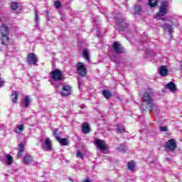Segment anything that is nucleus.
<instances>
[{
    "label": "nucleus",
    "mask_w": 182,
    "mask_h": 182,
    "mask_svg": "<svg viewBox=\"0 0 182 182\" xmlns=\"http://www.w3.org/2000/svg\"><path fill=\"white\" fill-rule=\"evenodd\" d=\"M142 102L149 107V109L154 110V99H156V93L154 90L149 88L146 90L142 95Z\"/></svg>",
    "instance_id": "nucleus-1"
},
{
    "label": "nucleus",
    "mask_w": 182,
    "mask_h": 182,
    "mask_svg": "<svg viewBox=\"0 0 182 182\" xmlns=\"http://www.w3.org/2000/svg\"><path fill=\"white\" fill-rule=\"evenodd\" d=\"M0 35L1 45L6 46L9 43V28L5 24H1L0 26Z\"/></svg>",
    "instance_id": "nucleus-2"
},
{
    "label": "nucleus",
    "mask_w": 182,
    "mask_h": 182,
    "mask_svg": "<svg viewBox=\"0 0 182 182\" xmlns=\"http://www.w3.org/2000/svg\"><path fill=\"white\" fill-rule=\"evenodd\" d=\"M168 1H161V6L159 7V11L158 13H156V16H154V18L158 19L159 21H160V19H163L164 21V18H163V16L168 14Z\"/></svg>",
    "instance_id": "nucleus-3"
},
{
    "label": "nucleus",
    "mask_w": 182,
    "mask_h": 182,
    "mask_svg": "<svg viewBox=\"0 0 182 182\" xmlns=\"http://www.w3.org/2000/svg\"><path fill=\"white\" fill-rule=\"evenodd\" d=\"M116 23L117 25L119 26V31H124L128 26L126 19L122 17V14H118L117 16H116Z\"/></svg>",
    "instance_id": "nucleus-4"
},
{
    "label": "nucleus",
    "mask_w": 182,
    "mask_h": 182,
    "mask_svg": "<svg viewBox=\"0 0 182 182\" xmlns=\"http://www.w3.org/2000/svg\"><path fill=\"white\" fill-rule=\"evenodd\" d=\"M72 86L69 84H63L61 88L60 95L63 97H67V96H70V95H72Z\"/></svg>",
    "instance_id": "nucleus-5"
},
{
    "label": "nucleus",
    "mask_w": 182,
    "mask_h": 182,
    "mask_svg": "<svg viewBox=\"0 0 182 182\" xmlns=\"http://www.w3.org/2000/svg\"><path fill=\"white\" fill-rule=\"evenodd\" d=\"M50 75L51 79L55 82L63 79V73H62V71L59 70H54L50 73Z\"/></svg>",
    "instance_id": "nucleus-6"
},
{
    "label": "nucleus",
    "mask_w": 182,
    "mask_h": 182,
    "mask_svg": "<svg viewBox=\"0 0 182 182\" xmlns=\"http://www.w3.org/2000/svg\"><path fill=\"white\" fill-rule=\"evenodd\" d=\"M166 149L170 151H176L177 149V141L173 139L168 140V141L166 143Z\"/></svg>",
    "instance_id": "nucleus-7"
},
{
    "label": "nucleus",
    "mask_w": 182,
    "mask_h": 182,
    "mask_svg": "<svg viewBox=\"0 0 182 182\" xmlns=\"http://www.w3.org/2000/svg\"><path fill=\"white\" fill-rule=\"evenodd\" d=\"M26 62L28 65H36L38 62V57L33 53H29L26 58Z\"/></svg>",
    "instance_id": "nucleus-8"
},
{
    "label": "nucleus",
    "mask_w": 182,
    "mask_h": 182,
    "mask_svg": "<svg viewBox=\"0 0 182 182\" xmlns=\"http://www.w3.org/2000/svg\"><path fill=\"white\" fill-rule=\"evenodd\" d=\"M77 73L78 75H80V76H86V67H85V65L83 64V63H78L77 64Z\"/></svg>",
    "instance_id": "nucleus-9"
},
{
    "label": "nucleus",
    "mask_w": 182,
    "mask_h": 182,
    "mask_svg": "<svg viewBox=\"0 0 182 182\" xmlns=\"http://www.w3.org/2000/svg\"><path fill=\"white\" fill-rule=\"evenodd\" d=\"M42 149L45 151H50L52 150V141L49 138H46L42 145Z\"/></svg>",
    "instance_id": "nucleus-10"
},
{
    "label": "nucleus",
    "mask_w": 182,
    "mask_h": 182,
    "mask_svg": "<svg viewBox=\"0 0 182 182\" xmlns=\"http://www.w3.org/2000/svg\"><path fill=\"white\" fill-rule=\"evenodd\" d=\"M113 50L116 53H123L124 52V48H123L122 45L117 41L113 43Z\"/></svg>",
    "instance_id": "nucleus-11"
},
{
    "label": "nucleus",
    "mask_w": 182,
    "mask_h": 182,
    "mask_svg": "<svg viewBox=\"0 0 182 182\" xmlns=\"http://www.w3.org/2000/svg\"><path fill=\"white\" fill-rule=\"evenodd\" d=\"M95 143L97 145V147L100 149V150L105 151L106 149H107V145H106V143L105 141L102 139H96Z\"/></svg>",
    "instance_id": "nucleus-12"
},
{
    "label": "nucleus",
    "mask_w": 182,
    "mask_h": 182,
    "mask_svg": "<svg viewBox=\"0 0 182 182\" xmlns=\"http://www.w3.org/2000/svg\"><path fill=\"white\" fill-rule=\"evenodd\" d=\"M56 139L61 146H68L69 144V141L66 138L62 139L60 136H56Z\"/></svg>",
    "instance_id": "nucleus-13"
},
{
    "label": "nucleus",
    "mask_w": 182,
    "mask_h": 182,
    "mask_svg": "<svg viewBox=\"0 0 182 182\" xmlns=\"http://www.w3.org/2000/svg\"><path fill=\"white\" fill-rule=\"evenodd\" d=\"M23 130H25V125H23V124H21L16 126L14 132L16 133V134H21Z\"/></svg>",
    "instance_id": "nucleus-14"
},
{
    "label": "nucleus",
    "mask_w": 182,
    "mask_h": 182,
    "mask_svg": "<svg viewBox=\"0 0 182 182\" xmlns=\"http://www.w3.org/2000/svg\"><path fill=\"white\" fill-rule=\"evenodd\" d=\"M82 132L85 133V134H87V133H90V127H89L88 123H84L82 124Z\"/></svg>",
    "instance_id": "nucleus-15"
},
{
    "label": "nucleus",
    "mask_w": 182,
    "mask_h": 182,
    "mask_svg": "<svg viewBox=\"0 0 182 182\" xmlns=\"http://www.w3.org/2000/svg\"><path fill=\"white\" fill-rule=\"evenodd\" d=\"M19 96V91H14L11 94V99L13 103H16V100H18V97Z\"/></svg>",
    "instance_id": "nucleus-16"
},
{
    "label": "nucleus",
    "mask_w": 182,
    "mask_h": 182,
    "mask_svg": "<svg viewBox=\"0 0 182 182\" xmlns=\"http://www.w3.org/2000/svg\"><path fill=\"white\" fill-rule=\"evenodd\" d=\"M82 56L86 60H87V62H90V55H89V50L84 49L82 52Z\"/></svg>",
    "instance_id": "nucleus-17"
},
{
    "label": "nucleus",
    "mask_w": 182,
    "mask_h": 182,
    "mask_svg": "<svg viewBox=\"0 0 182 182\" xmlns=\"http://www.w3.org/2000/svg\"><path fill=\"white\" fill-rule=\"evenodd\" d=\"M23 161L25 164H31L33 161V159L31 156L27 155L23 157Z\"/></svg>",
    "instance_id": "nucleus-18"
},
{
    "label": "nucleus",
    "mask_w": 182,
    "mask_h": 182,
    "mask_svg": "<svg viewBox=\"0 0 182 182\" xmlns=\"http://www.w3.org/2000/svg\"><path fill=\"white\" fill-rule=\"evenodd\" d=\"M167 67L166 66H161L159 68V74L161 76H166L167 75Z\"/></svg>",
    "instance_id": "nucleus-19"
},
{
    "label": "nucleus",
    "mask_w": 182,
    "mask_h": 182,
    "mask_svg": "<svg viewBox=\"0 0 182 182\" xmlns=\"http://www.w3.org/2000/svg\"><path fill=\"white\" fill-rule=\"evenodd\" d=\"M166 87L171 90V92H174L176 90V84L174 82H171L166 85Z\"/></svg>",
    "instance_id": "nucleus-20"
},
{
    "label": "nucleus",
    "mask_w": 182,
    "mask_h": 182,
    "mask_svg": "<svg viewBox=\"0 0 182 182\" xmlns=\"http://www.w3.org/2000/svg\"><path fill=\"white\" fill-rule=\"evenodd\" d=\"M164 29L167 31V32H168L169 33H173V27L168 23L164 24Z\"/></svg>",
    "instance_id": "nucleus-21"
},
{
    "label": "nucleus",
    "mask_w": 182,
    "mask_h": 182,
    "mask_svg": "<svg viewBox=\"0 0 182 182\" xmlns=\"http://www.w3.org/2000/svg\"><path fill=\"white\" fill-rule=\"evenodd\" d=\"M102 95L104 97H105V99H110V97H112V94L110 93V91L107 90H104L102 91Z\"/></svg>",
    "instance_id": "nucleus-22"
},
{
    "label": "nucleus",
    "mask_w": 182,
    "mask_h": 182,
    "mask_svg": "<svg viewBox=\"0 0 182 182\" xmlns=\"http://www.w3.org/2000/svg\"><path fill=\"white\" fill-rule=\"evenodd\" d=\"M6 159L8 166H11V164H12L14 161V158L12 157V156L8 154L6 156Z\"/></svg>",
    "instance_id": "nucleus-23"
},
{
    "label": "nucleus",
    "mask_w": 182,
    "mask_h": 182,
    "mask_svg": "<svg viewBox=\"0 0 182 182\" xmlns=\"http://www.w3.org/2000/svg\"><path fill=\"white\" fill-rule=\"evenodd\" d=\"M148 5L151 8H154V6H157V0H149Z\"/></svg>",
    "instance_id": "nucleus-24"
},
{
    "label": "nucleus",
    "mask_w": 182,
    "mask_h": 182,
    "mask_svg": "<svg viewBox=\"0 0 182 182\" xmlns=\"http://www.w3.org/2000/svg\"><path fill=\"white\" fill-rule=\"evenodd\" d=\"M117 130L119 132V133H124V132H126L124 127L120 125L119 124H117Z\"/></svg>",
    "instance_id": "nucleus-25"
},
{
    "label": "nucleus",
    "mask_w": 182,
    "mask_h": 182,
    "mask_svg": "<svg viewBox=\"0 0 182 182\" xmlns=\"http://www.w3.org/2000/svg\"><path fill=\"white\" fill-rule=\"evenodd\" d=\"M141 12V6L139 5H135L134 6V14L135 15H139Z\"/></svg>",
    "instance_id": "nucleus-26"
},
{
    "label": "nucleus",
    "mask_w": 182,
    "mask_h": 182,
    "mask_svg": "<svg viewBox=\"0 0 182 182\" xmlns=\"http://www.w3.org/2000/svg\"><path fill=\"white\" fill-rule=\"evenodd\" d=\"M117 149V150H119V151H121L122 153H126V145L125 144H121Z\"/></svg>",
    "instance_id": "nucleus-27"
},
{
    "label": "nucleus",
    "mask_w": 182,
    "mask_h": 182,
    "mask_svg": "<svg viewBox=\"0 0 182 182\" xmlns=\"http://www.w3.org/2000/svg\"><path fill=\"white\" fill-rule=\"evenodd\" d=\"M11 9H12V11H16V9H18V3H16L15 1L11 2Z\"/></svg>",
    "instance_id": "nucleus-28"
},
{
    "label": "nucleus",
    "mask_w": 182,
    "mask_h": 182,
    "mask_svg": "<svg viewBox=\"0 0 182 182\" xmlns=\"http://www.w3.org/2000/svg\"><path fill=\"white\" fill-rule=\"evenodd\" d=\"M128 170H134V161H131L128 163Z\"/></svg>",
    "instance_id": "nucleus-29"
},
{
    "label": "nucleus",
    "mask_w": 182,
    "mask_h": 182,
    "mask_svg": "<svg viewBox=\"0 0 182 182\" xmlns=\"http://www.w3.org/2000/svg\"><path fill=\"white\" fill-rule=\"evenodd\" d=\"M24 102H25V107H28V106H29V103H31V100L29 99V96L25 97Z\"/></svg>",
    "instance_id": "nucleus-30"
},
{
    "label": "nucleus",
    "mask_w": 182,
    "mask_h": 182,
    "mask_svg": "<svg viewBox=\"0 0 182 182\" xmlns=\"http://www.w3.org/2000/svg\"><path fill=\"white\" fill-rule=\"evenodd\" d=\"M54 6L56 9H59V8H60V6H62V3L59 1H55Z\"/></svg>",
    "instance_id": "nucleus-31"
},
{
    "label": "nucleus",
    "mask_w": 182,
    "mask_h": 182,
    "mask_svg": "<svg viewBox=\"0 0 182 182\" xmlns=\"http://www.w3.org/2000/svg\"><path fill=\"white\" fill-rule=\"evenodd\" d=\"M35 21L39 22V11L36 9H35Z\"/></svg>",
    "instance_id": "nucleus-32"
},
{
    "label": "nucleus",
    "mask_w": 182,
    "mask_h": 182,
    "mask_svg": "<svg viewBox=\"0 0 182 182\" xmlns=\"http://www.w3.org/2000/svg\"><path fill=\"white\" fill-rule=\"evenodd\" d=\"M18 151H23V150H25V145L21 143V144H19V146H18Z\"/></svg>",
    "instance_id": "nucleus-33"
},
{
    "label": "nucleus",
    "mask_w": 182,
    "mask_h": 182,
    "mask_svg": "<svg viewBox=\"0 0 182 182\" xmlns=\"http://www.w3.org/2000/svg\"><path fill=\"white\" fill-rule=\"evenodd\" d=\"M161 132H168L167 127H160Z\"/></svg>",
    "instance_id": "nucleus-34"
},
{
    "label": "nucleus",
    "mask_w": 182,
    "mask_h": 182,
    "mask_svg": "<svg viewBox=\"0 0 182 182\" xmlns=\"http://www.w3.org/2000/svg\"><path fill=\"white\" fill-rule=\"evenodd\" d=\"M77 157H79L80 159H83V154L80 153L79 151H77Z\"/></svg>",
    "instance_id": "nucleus-35"
},
{
    "label": "nucleus",
    "mask_w": 182,
    "mask_h": 182,
    "mask_svg": "<svg viewBox=\"0 0 182 182\" xmlns=\"http://www.w3.org/2000/svg\"><path fill=\"white\" fill-rule=\"evenodd\" d=\"M23 151H18V153L17 154V157H21Z\"/></svg>",
    "instance_id": "nucleus-36"
},
{
    "label": "nucleus",
    "mask_w": 182,
    "mask_h": 182,
    "mask_svg": "<svg viewBox=\"0 0 182 182\" xmlns=\"http://www.w3.org/2000/svg\"><path fill=\"white\" fill-rule=\"evenodd\" d=\"M53 134H54V136H55V138H56V136H59V135H58V129L54 130L53 132Z\"/></svg>",
    "instance_id": "nucleus-37"
},
{
    "label": "nucleus",
    "mask_w": 182,
    "mask_h": 182,
    "mask_svg": "<svg viewBox=\"0 0 182 182\" xmlns=\"http://www.w3.org/2000/svg\"><path fill=\"white\" fill-rule=\"evenodd\" d=\"M2 86H4V81H2V80L0 79V87H2Z\"/></svg>",
    "instance_id": "nucleus-38"
},
{
    "label": "nucleus",
    "mask_w": 182,
    "mask_h": 182,
    "mask_svg": "<svg viewBox=\"0 0 182 182\" xmlns=\"http://www.w3.org/2000/svg\"><path fill=\"white\" fill-rule=\"evenodd\" d=\"M138 2H141V0H138Z\"/></svg>",
    "instance_id": "nucleus-39"
}]
</instances>
